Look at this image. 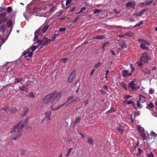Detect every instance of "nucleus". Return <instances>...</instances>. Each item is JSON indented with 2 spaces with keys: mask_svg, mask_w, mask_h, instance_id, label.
I'll list each match as a JSON object with an SVG mask.
<instances>
[{
  "mask_svg": "<svg viewBox=\"0 0 157 157\" xmlns=\"http://www.w3.org/2000/svg\"><path fill=\"white\" fill-rule=\"evenodd\" d=\"M150 42L147 40H144L142 42V43L140 46V48L143 49L147 50L148 48L145 46V45L148 46L149 45Z\"/></svg>",
  "mask_w": 157,
  "mask_h": 157,
  "instance_id": "8",
  "label": "nucleus"
},
{
  "mask_svg": "<svg viewBox=\"0 0 157 157\" xmlns=\"http://www.w3.org/2000/svg\"><path fill=\"white\" fill-rule=\"evenodd\" d=\"M81 120V118L80 117H78L77 118L75 121L74 122V124H76L79 123L80 122Z\"/></svg>",
  "mask_w": 157,
  "mask_h": 157,
  "instance_id": "24",
  "label": "nucleus"
},
{
  "mask_svg": "<svg viewBox=\"0 0 157 157\" xmlns=\"http://www.w3.org/2000/svg\"><path fill=\"white\" fill-rule=\"evenodd\" d=\"M130 97V96L128 95H126L124 96V97L125 98H128L129 97Z\"/></svg>",
  "mask_w": 157,
  "mask_h": 157,
  "instance_id": "64",
  "label": "nucleus"
},
{
  "mask_svg": "<svg viewBox=\"0 0 157 157\" xmlns=\"http://www.w3.org/2000/svg\"><path fill=\"white\" fill-rule=\"evenodd\" d=\"M151 137L155 139L157 136V134L154 132H151Z\"/></svg>",
  "mask_w": 157,
  "mask_h": 157,
  "instance_id": "27",
  "label": "nucleus"
},
{
  "mask_svg": "<svg viewBox=\"0 0 157 157\" xmlns=\"http://www.w3.org/2000/svg\"><path fill=\"white\" fill-rule=\"evenodd\" d=\"M26 151L25 150L22 149L21 150L20 152L21 155H24Z\"/></svg>",
  "mask_w": 157,
  "mask_h": 157,
  "instance_id": "47",
  "label": "nucleus"
},
{
  "mask_svg": "<svg viewBox=\"0 0 157 157\" xmlns=\"http://www.w3.org/2000/svg\"><path fill=\"white\" fill-rule=\"evenodd\" d=\"M56 91L50 94V102L53 104L56 103L61 97V92H59L57 94Z\"/></svg>",
  "mask_w": 157,
  "mask_h": 157,
  "instance_id": "4",
  "label": "nucleus"
},
{
  "mask_svg": "<svg viewBox=\"0 0 157 157\" xmlns=\"http://www.w3.org/2000/svg\"><path fill=\"white\" fill-rule=\"evenodd\" d=\"M86 9L87 8L86 7H84L82 8L81 9L80 11L78 13H86L87 11L86 10Z\"/></svg>",
  "mask_w": 157,
  "mask_h": 157,
  "instance_id": "21",
  "label": "nucleus"
},
{
  "mask_svg": "<svg viewBox=\"0 0 157 157\" xmlns=\"http://www.w3.org/2000/svg\"><path fill=\"white\" fill-rule=\"evenodd\" d=\"M74 96H71V97H69L67 100L66 101V102L67 103H68V102L69 101H70L72 99H73L74 98Z\"/></svg>",
  "mask_w": 157,
  "mask_h": 157,
  "instance_id": "42",
  "label": "nucleus"
},
{
  "mask_svg": "<svg viewBox=\"0 0 157 157\" xmlns=\"http://www.w3.org/2000/svg\"><path fill=\"white\" fill-rule=\"evenodd\" d=\"M147 10L146 9H142L140 11L138 12L137 13H134L133 14L134 16H142L143 13Z\"/></svg>",
  "mask_w": 157,
  "mask_h": 157,
  "instance_id": "13",
  "label": "nucleus"
},
{
  "mask_svg": "<svg viewBox=\"0 0 157 157\" xmlns=\"http://www.w3.org/2000/svg\"><path fill=\"white\" fill-rule=\"evenodd\" d=\"M154 106V104L152 102H150L148 105V107L150 108H152Z\"/></svg>",
  "mask_w": 157,
  "mask_h": 157,
  "instance_id": "46",
  "label": "nucleus"
},
{
  "mask_svg": "<svg viewBox=\"0 0 157 157\" xmlns=\"http://www.w3.org/2000/svg\"><path fill=\"white\" fill-rule=\"evenodd\" d=\"M126 102L127 104H132V101H131V100H130V101H127V100H126L124 102Z\"/></svg>",
  "mask_w": 157,
  "mask_h": 157,
  "instance_id": "54",
  "label": "nucleus"
},
{
  "mask_svg": "<svg viewBox=\"0 0 157 157\" xmlns=\"http://www.w3.org/2000/svg\"><path fill=\"white\" fill-rule=\"evenodd\" d=\"M117 129L121 134H122L123 133L124 130L123 129V127L121 125H119V127H117Z\"/></svg>",
  "mask_w": 157,
  "mask_h": 157,
  "instance_id": "17",
  "label": "nucleus"
},
{
  "mask_svg": "<svg viewBox=\"0 0 157 157\" xmlns=\"http://www.w3.org/2000/svg\"><path fill=\"white\" fill-rule=\"evenodd\" d=\"M122 75L124 77H125L128 75L130 76L132 75V72L130 73L128 72V71L127 70H124L122 71Z\"/></svg>",
  "mask_w": 157,
  "mask_h": 157,
  "instance_id": "11",
  "label": "nucleus"
},
{
  "mask_svg": "<svg viewBox=\"0 0 157 157\" xmlns=\"http://www.w3.org/2000/svg\"><path fill=\"white\" fill-rule=\"evenodd\" d=\"M36 48V46L34 45L31 47L30 48H28V49H29V50H30L31 52L33 53V52L35 51Z\"/></svg>",
  "mask_w": 157,
  "mask_h": 157,
  "instance_id": "23",
  "label": "nucleus"
},
{
  "mask_svg": "<svg viewBox=\"0 0 157 157\" xmlns=\"http://www.w3.org/2000/svg\"><path fill=\"white\" fill-rule=\"evenodd\" d=\"M140 100H138L137 101V107H138L140 106Z\"/></svg>",
  "mask_w": 157,
  "mask_h": 157,
  "instance_id": "62",
  "label": "nucleus"
},
{
  "mask_svg": "<svg viewBox=\"0 0 157 157\" xmlns=\"http://www.w3.org/2000/svg\"><path fill=\"white\" fill-rule=\"evenodd\" d=\"M142 71L146 75H149L151 73V70H148L146 68L143 69Z\"/></svg>",
  "mask_w": 157,
  "mask_h": 157,
  "instance_id": "18",
  "label": "nucleus"
},
{
  "mask_svg": "<svg viewBox=\"0 0 157 157\" xmlns=\"http://www.w3.org/2000/svg\"><path fill=\"white\" fill-rule=\"evenodd\" d=\"M143 21H141L139 22L136 24L133 27H136V26H140L143 23Z\"/></svg>",
  "mask_w": 157,
  "mask_h": 157,
  "instance_id": "35",
  "label": "nucleus"
},
{
  "mask_svg": "<svg viewBox=\"0 0 157 157\" xmlns=\"http://www.w3.org/2000/svg\"><path fill=\"white\" fill-rule=\"evenodd\" d=\"M4 110L5 111H7L10 112V108L8 106H5L4 108L1 109L0 111Z\"/></svg>",
  "mask_w": 157,
  "mask_h": 157,
  "instance_id": "26",
  "label": "nucleus"
},
{
  "mask_svg": "<svg viewBox=\"0 0 157 157\" xmlns=\"http://www.w3.org/2000/svg\"><path fill=\"white\" fill-rule=\"evenodd\" d=\"M88 143L90 144L91 145H93L94 144V142L92 140V138L91 137H89L88 140Z\"/></svg>",
  "mask_w": 157,
  "mask_h": 157,
  "instance_id": "25",
  "label": "nucleus"
},
{
  "mask_svg": "<svg viewBox=\"0 0 157 157\" xmlns=\"http://www.w3.org/2000/svg\"><path fill=\"white\" fill-rule=\"evenodd\" d=\"M76 9V7H73L71 8V9L70 10V11L71 12H72L74 11Z\"/></svg>",
  "mask_w": 157,
  "mask_h": 157,
  "instance_id": "56",
  "label": "nucleus"
},
{
  "mask_svg": "<svg viewBox=\"0 0 157 157\" xmlns=\"http://www.w3.org/2000/svg\"><path fill=\"white\" fill-rule=\"evenodd\" d=\"M72 0H67L66 2V6H67L70 4L71 3Z\"/></svg>",
  "mask_w": 157,
  "mask_h": 157,
  "instance_id": "45",
  "label": "nucleus"
},
{
  "mask_svg": "<svg viewBox=\"0 0 157 157\" xmlns=\"http://www.w3.org/2000/svg\"><path fill=\"white\" fill-rule=\"evenodd\" d=\"M101 65V62H98L96 63L94 66L95 68H98Z\"/></svg>",
  "mask_w": 157,
  "mask_h": 157,
  "instance_id": "30",
  "label": "nucleus"
},
{
  "mask_svg": "<svg viewBox=\"0 0 157 157\" xmlns=\"http://www.w3.org/2000/svg\"><path fill=\"white\" fill-rule=\"evenodd\" d=\"M59 34H55L52 37V39L48 40L46 38L43 37L42 40H38L36 42L38 43V46H40V48H41L44 47L46 45H48V43L51 41H53L58 36Z\"/></svg>",
  "mask_w": 157,
  "mask_h": 157,
  "instance_id": "1",
  "label": "nucleus"
},
{
  "mask_svg": "<svg viewBox=\"0 0 157 157\" xmlns=\"http://www.w3.org/2000/svg\"><path fill=\"white\" fill-rule=\"evenodd\" d=\"M28 109L27 108H25L23 111V115H24L26 113L28 112Z\"/></svg>",
  "mask_w": 157,
  "mask_h": 157,
  "instance_id": "32",
  "label": "nucleus"
},
{
  "mask_svg": "<svg viewBox=\"0 0 157 157\" xmlns=\"http://www.w3.org/2000/svg\"><path fill=\"white\" fill-rule=\"evenodd\" d=\"M51 111H48L45 113L46 117L47 118V121H49L51 120L50 116L51 114Z\"/></svg>",
  "mask_w": 157,
  "mask_h": 157,
  "instance_id": "16",
  "label": "nucleus"
},
{
  "mask_svg": "<svg viewBox=\"0 0 157 157\" xmlns=\"http://www.w3.org/2000/svg\"><path fill=\"white\" fill-rule=\"evenodd\" d=\"M148 157H154V155L152 152H151L150 153L147 154Z\"/></svg>",
  "mask_w": 157,
  "mask_h": 157,
  "instance_id": "49",
  "label": "nucleus"
},
{
  "mask_svg": "<svg viewBox=\"0 0 157 157\" xmlns=\"http://www.w3.org/2000/svg\"><path fill=\"white\" fill-rule=\"evenodd\" d=\"M10 111L13 114L16 112V109L15 108H10Z\"/></svg>",
  "mask_w": 157,
  "mask_h": 157,
  "instance_id": "28",
  "label": "nucleus"
},
{
  "mask_svg": "<svg viewBox=\"0 0 157 157\" xmlns=\"http://www.w3.org/2000/svg\"><path fill=\"white\" fill-rule=\"evenodd\" d=\"M49 26L48 25L45 26H41L37 30H36L35 32V36L34 38V40H39L40 37L42 36L41 33H45L47 30L49 28Z\"/></svg>",
  "mask_w": 157,
  "mask_h": 157,
  "instance_id": "2",
  "label": "nucleus"
},
{
  "mask_svg": "<svg viewBox=\"0 0 157 157\" xmlns=\"http://www.w3.org/2000/svg\"><path fill=\"white\" fill-rule=\"evenodd\" d=\"M137 63L138 64V67H142L143 65V63L142 62H137Z\"/></svg>",
  "mask_w": 157,
  "mask_h": 157,
  "instance_id": "53",
  "label": "nucleus"
},
{
  "mask_svg": "<svg viewBox=\"0 0 157 157\" xmlns=\"http://www.w3.org/2000/svg\"><path fill=\"white\" fill-rule=\"evenodd\" d=\"M1 30L5 31V27L3 25H2L1 27Z\"/></svg>",
  "mask_w": 157,
  "mask_h": 157,
  "instance_id": "57",
  "label": "nucleus"
},
{
  "mask_svg": "<svg viewBox=\"0 0 157 157\" xmlns=\"http://www.w3.org/2000/svg\"><path fill=\"white\" fill-rule=\"evenodd\" d=\"M109 44V41H107L106 42L104 43L102 45V47L103 49V50L105 49V47Z\"/></svg>",
  "mask_w": 157,
  "mask_h": 157,
  "instance_id": "34",
  "label": "nucleus"
},
{
  "mask_svg": "<svg viewBox=\"0 0 157 157\" xmlns=\"http://www.w3.org/2000/svg\"><path fill=\"white\" fill-rule=\"evenodd\" d=\"M6 24L9 27H10L12 25V23L11 21H7Z\"/></svg>",
  "mask_w": 157,
  "mask_h": 157,
  "instance_id": "37",
  "label": "nucleus"
},
{
  "mask_svg": "<svg viewBox=\"0 0 157 157\" xmlns=\"http://www.w3.org/2000/svg\"><path fill=\"white\" fill-rule=\"evenodd\" d=\"M138 150V153L136 154V155L138 156L140 155L142 152V150L140 148H138L137 149Z\"/></svg>",
  "mask_w": 157,
  "mask_h": 157,
  "instance_id": "29",
  "label": "nucleus"
},
{
  "mask_svg": "<svg viewBox=\"0 0 157 157\" xmlns=\"http://www.w3.org/2000/svg\"><path fill=\"white\" fill-rule=\"evenodd\" d=\"M33 53L31 52L30 50L28 49L27 50L24 51L22 53L23 56L27 58V59L29 60L30 58L33 55Z\"/></svg>",
  "mask_w": 157,
  "mask_h": 157,
  "instance_id": "7",
  "label": "nucleus"
},
{
  "mask_svg": "<svg viewBox=\"0 0 157 157\" xmlns=\"http://www.w3.org/2000/svg\"><path fill=\"white\" fill-rule=\"evenodd\" d=\"M29 97L33 98H34L35 97L34 94L33 93H30L29 94Z\"/></svg>",
  "mask_w": 157,
  "mask_h": 157,
  "instance_id": "52",
  "label": "nucleus"
},
{
  "mask_svg": "<svg viewBox=\"0 0 157 157\" xmlns=\"http://www.w3.org/2000/svg\"><path fill=\"white\" fill-rule=\"evenodd\" d=\"M50 94L45 97L43 99L44 103L45 104H47L49 101L50 102Z\"/></svg>",
  "mask_w": 157,
  "mask_h": 157,
  "instance_id": "12",
  "label": "nucleus"
},
{
  "mask_svg": "<svg viewBox=\"0 0 157 157\" xmlns=\"http://www.w3.org/2000/svg\"><path fill=\"white\" fill-rule=\"evenodd\" d=\"M153 2V1L151 0L150 1H148L147 2L145 3V4H146V6H148V5H150Z\"/></svg>",
  "mask_w": 157,
  "mask_h": 157,
  "instance_id": "43",
  "label": "nucleus"
},
{
  "mask_svg": "<svg viewBox=\"0 0 157 157\" xmlns=\"http://www.w3.org/2000/svg\"><path fill=\"white\" fill-rule=\"evenodd\" d=\"M100 92L104 95L105 94V91L103 90H100Z\"/></svg>",
  "mask_w": 157,
  "mask_h": 157,
  "instance_id": "60",
  "label": "nucleus"
},
{
  "mask_svg": "<svg viewBox=\"0 0 157 157\" xmlns=\"http://www.w3.org/2000/svg\"><path fill=\"white\" fill-rule=\"evenodd\" d=\"M135 81H132L130 82L128 85V86L130 87L133 90H136L139 88L136 86V84L134 83Z\"/></svg>",
  "mask_w": 157,
  "mask_h": 157,
  "instance_id": "9",
  "label": "nucleus"
},
{
  "mask_svg": "<svg viewBox=\"0 0 157 157\" xmlns=\"http://www.w3.org/2000/svg\"><path fill=\"white\" fill-rule=\"evenodd\" d=\"M6 15V12H3L0 14V18L4 20V21H6L7 18L5 17Z\"/></svg>",
  "mask_w": 157,
  "mask_h": 157,
  "instance_id": "15",
  "label": "nucleus"
},
{
  "mask_svg": "<svg viewBox=\"0 0 157 157\" xmlns=\"http://www.w3.org/2000/svg\"><path fill=\"white\" fill-rule=\"evenodd\" d=\"M119 45L122 49L126 48V46L125 44V43L123 41L122 42L119 43Z\"/></svg>",
  "mask_w": 157,
  "mask_h": 157,
  "instance_id": "20",
  "label": "nucleus"
},
{
  "mask_svg": "<svg viewBox=\"0 0 157 157\" xmlns=\"http://www.w3.org/2000/svg\"><path fill=\"white\" fill-rule=\"evenodd\" d=\"M28 85H27L26 86L23 85L22 86H19V89L21 91L27 92L28 90V88L27 87Z\"/></svg>",
  "mask_w": 157,
  "mask_h": 157,
  "instance_id": "14",
  "label": "nucleus"
},
{
  "mask_svg": "<svg viewBox=\"0 0 157 157\" xmlns=\"http://www.w3.org/2000/svg\"><path fill=\"white\" fill-rule=\"evenodd\" d=\"M121 85L122 86L123 88L125 89L126 90L127 88V86L126 84L124 82H121Z\"/></svg>",
  "mask_w": 157,
  "mask_h": 157,
  "instance_id": "31",
  "label": "nucleus"
},
{
  "mask_svg": "<svg viewBox=\"0 0 157 157\" xmlns=\"http://www.w3.org/2000/svg\"><path fill=\"white\" fill-rule=\"evenodd\" d=\"M55 10V7L54 6L52 7V8L50 10V12H53Z\"/></svg>",
  "mask_w": 157,
  "mask_h": 157,
  "instance_id": "59",
  "label": "nucleus"
},
{
  "mask_svg": "<svg viewBox=\"0 0 157 157\" xmlns=\"http://www.w3.org/2000/svg\"><path fill=\"white\" fill-rule=\"evenodd\" d=\"M125 35L128 36H131L133 35V34L131 32H129L125 33Z\"/></svg>",
  "mask_w": 157,
  "mask_h": 157,
  "instance_id": "33",
  "label": "nucleus"
},
{
  "mask_svg": "<svg viewBox=\"0 0 157 157\" xmlns=\"http://www.w3.org/2000/svg\"><path fill=\"white\" fill-rule=\"evenodd\" d=\"M23 80L22 78H15V80L14 82V84H16L20 82Z\"/></svg>",
  "mask_w": 157,
  "mask_h": 157,
  "instance_id": "22",
  "label": "nucleus"
},
{
  "mask_svg": "<svg viewBox=\"0 0 157 157\" xmlns=\"http://www.w3.org/2000/svg\"><path fill=\"white\" fill-rule=\"evenodd\" d=\"M65 28H59V31L60 32H62L66 30Z\"/></svg>",
  "mask_w": 157,
  "mask_h": 157,
  "instance_id": "50",
  "label": "nucleus"
},
{
  "mask_svg": "<svg viewBox=\"0 0 157 157\" xmlns=\"http://www.w3.org/2000/svg\"><path fill=\"white\" fill-rule=\"evenodd\" d=\"M140 115V113L139 111H136L134 112V117L136 116H139Z\"/></svg>",
  "mask_w": 157,
  "mask_h": 157,
  "instance_id": "48",
  "label": "nucleus"
},
{
  "mask_svg": "<svg viewBox=\"0 0 157 157\" xmlns=\"http://www.w3.org/2000/svg\"><path fill=\"white\" fill-rule=\"evenodd\" d=\"M80 100V99L78 97H77L74 98V99H73L71 101V102H75L76 101H79Z\"/></svg>",
  "mask_w": 157,
  "mask_h": 157,
  "instance_id": "39",
  "label": "nucleus"
},
{
  "mask_svg": "<svg viewBox=\"0 0 157 157\" xmlns=\"http://www.w3.org/2000/svg\"><path fill=\"white\" fill-rule=\"evenodd\" d=\"M137 128L140 134V136L142 137L143 140H145L146 139V136L145 134L144 128L140 125H138Z\"/></svg>",
  "mask_w": 157,
  "mask_h": 157,
  "instance_id": "6",
  "label": "nucleus"
},
{
  "mask_svg": "<svg viewBox=\"0 0 157 157\" xmlns=\"http://www.w3.org/2000/svg\"><path fill=\"white\" fill-rule=\"evenodd\" d=\"M155 93V90L152 88L149 89V94H154Z\"/></svg>",
  "mask_w": 157,
  "mask_h": 157,
  "instance_id": "40",
  "label": "nucleus"
},
{
  "mask_svg": "<svg viewBox=\"0 0 157 157\" xmlns=\"http://www.w3.org/2000/svg\"><path fill=\"white\" fill-rule=\"evenodd\" d=\"M12 11V8L11 7H9L7 8L6 11L8 13H10Z\"/></svg>",
  "mask_w": 157,
  "mask_h": 157,
  "instance_id": "41",
  "label": "nucleus"
},
{
  "mask_svg": "<svg viewBox=\"0 0 157 157\" xmlns=\"http://www.w3.org/2000/svg\"><path fill=\"white\" fill-rule=\"evenodd\" d=\"M63 106V105H60L58 106L56 108V109H52L53 110H57L59 109H60Z\"/></svg>",
  "mask_w": 157,
  "mask_h": 157,
  "instance_id": "55",
  "label": "nucleus"
},
{
  "mask_svg": "<svg viewBox=\"0 0 157 157\" xmlns=\"http://www.w3.org/2000/svg\"><path fill=\"white\" fill-rule=\"evenodd\" d=\"M78 17H77L76 18H75L73 21V22H74V23H75L78 20Z\"/></svg>",
  "mask_w": 157,
  "mask_h": 157,
  "instance_id": "63",
  "label": "nucleus"
},
{
  "mask_svg": "<svg viewBox=\"0 0 157 157\" xmlns=\"http://www.w3.org/2000/svg\"><path fill=\"white\" fill-rule=\"evenodd\" d=\"M132 6V3L131 2H128L126 4V7H131Z\"/></svg>",
  "mask_w": 157,
  "mask_h": 157,
  "instance_id": "44",
  "label": "nucleus"
},
{
  "mask_svg": "<svg viewBox=\"0 0 157 157\" xmlns=\"http://www.w3.org/2000/svg\"><path fill=\"white\" fill-rule=\"evenodd\" d=\"M17 128V124L12 129V130L11 131L10 133L11 134H12L13 133H15V135H13V137H15V136L16 135L17 133H15L16 129Z\"/></svg>",
  "mask_w": 157,
  "mask_h": 157,
  "instance_id": "19",
  "label": "nucleus"
},
{
  "mask_svg": "<svg viewBox=\"0 0 157 157\" xmlns=\"http://www.w3.org/2000/svg\"><path fill=\"white\" fill-rule=\"evenodd\" d=\"M4 20L0 18V24L5 22L6 21H4Z\"/></svg>",
  "mask_w": 157,
  "mask_h": 157,
  "instance_id": "61",
  "label": "nucleus"
},
{
  "mask_svg": "<svg viewBox=\"0 0 157 157\" xmlns=\"http://www.w3.org/2000/svg\"><path fill=\"white\" fill-rule=\"evenodd\" d=\"M97 39H99L101 40L105 38V37L104 36L101 35L99 36H97Z\"/></svg>",
  "mask_w": 157,
  "mask_h": 157,
  "instance_id": "38",
  "label": "nucleus"
},
{
  "mask_svg": "<svg viewBox=\"0 0 157 157\" xmlns=\"http://www.w3.org/2000/svg\"><path fill=\"white\" fill-rule=\"evenodd\" d=\"M151 59V58L148 56V53L146 52H144L142 54L140 60L145 63H147Z\"/></svg>",
  "mask_w": 157,
  "mask_h": 157,
  "instance_id": "5",
  "label": "nucleus"
},
{
  "mask_svg": "<svg viewBox=\"0 0 157 157\" xmlns=\"http://www.w3.org/2000/svg\"><path fill=\"white\" fill-rule=\"evenodd\" d=\"M72 149V148H70L69 149L66 155L65 156L66 157H68L70 155L71 151Z\"/></svg>",
  "mask_w": 157,
  "mask_h": 157,
  "instance_id": "36",
  "label": "nucleus"
},
{
  "mask_svg": "<svg viewBox=\"0 0 157 157\" xmlns=\"http://www.w3.org/2000/svg\"><path fill=\"white\" fill-rule=\"evenodd\" d=\"M26 121H21L17 124V133L15 136V137H12L13 140H16L17 138L21 137L22 135L21 132L23 130V128L26 124Z\"/></svg>",
  "mask_w": 157,
  "mask_h": 157,
  "instance_id": "3",
  "label": "nucleus"
},
{
  "mask_svg": "<svg viewBox=\"0 0 157 157\" xmlns=\"http://www.w3.org/2000/svg\"><path fill=\"white\" fill-rule=\"evenodd\" d=\"M68 60V58H65L63 59V62L64 63H65L67 62Z\"/></svg>",
  "mask_w": 157,
  "mask_h": 157,
  "instance_id": "58",
  "label": "nucleus"
},
{
  "mask_svg": "<svg viewBox=\"0 0 157 157\" xmlns=\"http://www.w3.org/2000/svg\"><path fill=\"white\" fill-rule=\"evenodd\" d=\"M75 73L76 71H74L72 72L71 73L69 76L68 79V82L69 83H71L72 82L73 79L75 76Z\"/></svg>",
  "mask_w": 157,
  "mask_h": 157,
  "instance_id": "10",
  "label": "nucleus"
},
{
  "mask_svg": "<svg viewBox=\"0 0 157 157\" xmlns=\"http://www.w3.org/2000/svg\"><path fill=\"white\" fill-rule=\"evenodd\" d=\"M101 12V10L98 9H95L94 10V13H96Z\"/></svg>",
  "mask_w": 157,
  "mask_h": 157,
  "instance_id": "51",
  "label": "nucleus"
}]
</instances>
